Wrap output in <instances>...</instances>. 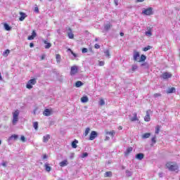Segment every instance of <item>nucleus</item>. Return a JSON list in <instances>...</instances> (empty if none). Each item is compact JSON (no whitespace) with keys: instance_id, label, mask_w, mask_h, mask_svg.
<instances>
[{"instance_id":"nucleus-1","label":"nucleus","mask_w":180,"mask_h":180,"mask_svg":"<svg viewBox=\"0 0 180 180\" xmlns=\"http://www.w3.org/2000/svg\"><path fill=\"white\" fill-rule=\"evenodd\" d=\"M165 167L172 172H176V174L179 172V166L178 163L175 162H167L165 165Z\"/></svg>"},{"instance_id":"nucleus-2","label":"nucleus","mask_w":180,"mask_h":180,"mask_svg":"<svg viewBox=\"0 0 180 180\" xmlns=\"http://www.w3.org/2000/svg\"><path fill=\"white\" fill-rule=\"evenodd\" d=\"M133 58L134 61H137V63H144L147 59V57L145 55H141L140 58V52L137 51H134ZM139 58H140L139 60Z\"/></svg>"},{"instance_id":"nucleus-3","label":"nucleus","mask_w":180,"mask_h":180,"mask_svg":"<svg viewBox=\"0 0 180 180\" xmlns=\"http://www.w3.org/2000/svg\"><path fill=\"white\" fill-rule=\"evenodd\" d=\"M19 120V110H15V112H13V121L12 123L13 126H15Z\"/></svg>"},{"instance_id":"nucleus-4","label":"nucleus","mask_w":180,"mask_h":180,"mask_svg":"<svg viewBox=\"0 0 180 180\" xmlns=\"http://www.w3.org/2000/svg\"><path fill=\"white\" fill-rule=\"evenodd\" d=\"M37 82V81H36V79H31L26 84V88H27V89H32V88H33V85H36Z\"/></svg>"},{"instance_id":"nucleus-5","label":"nucleus","mask_w":180,"mask_h":180,"mask_svg":"<svg viewBox=\"0 0 180 180\" xmlns=\"http://www.w3.org/2000/svg\"><path fill=\"white\" fill-rule=\"evenodd\" d=\"M142 13L143 15H146V16H150V15H153L154 13L153 12V8L149 7L148 8H145L143 11Z\"/></svg>"},{"instance_id":"nucleus-6","label":"nucleus","mask_w":180,"mask_h":180,"mask_svg":"<svg viewBox=\"0 0 180 180\" xmlns=\"http://www.w3.org/2000/svg\"><path fill=\"white\" fill-rule=\"evenodd\" d=\"M78 73V67L77 65L72 66L70 68V75H75Z\"/></svg>"},{"instance_id":"nucleus-7","label":"nucleus","mask_w":180,"mask_h":180,"mask_svg":"<svg viewBox=\"0 0 180 180\" xmlns=\"http://www.w3.org/2000/svg\"><path fill=\"white\" fill-rule=\"evenodd\" d=\"M97 137H98V132H96V131H92L89 136V140L90 141L95 140L96 138Z\"/></svg>"},{"instance_id":"nucleus-8","label":"nucleus","mask_w":180,"mask_h":180,"mask_svg":"<svg viewBox=\"0 0 180 180\" xmlns=\"http://www.w3.org/2000/svg\"><path fill=\"white\" fill-rule=\"evenodd\" d=\"M161 77L163 79H168V78L172 77V74H171L170 72H163Z\"/></svg>"},{"instance_id":"nucleus-9","label":"nucleus","mask_w":180,"mask_h":180,"mask_svg":"<svg viewBox=\"0 0 180 180\" xmlns=\"http://www.w3.org/2000/svg\"><path fill=\"white\" fill-rule=\"evenodd\" d=\"M53 113V110L46 108L44 110L43 115L44 116H51V115Z\"/></svg>"},{"instance_id":"nucleus-10","label":"nucleus","mask_w":180,"mask_h":180,"mask_svg":"<svg viewBox=\"0 0 180 180\" xmlns=\"http://www.w3.org/2000/svg\"><path fill=\"white\" fill-rule=\"evenodd\" d=\"M36 36H37V34L36 33V31L33 30L32 35L29 36L27 39L28 40H34V37H36Z\"/></svg>"},{"instance_id":"nucleus-11","label":"nucleus","mask_w":180,"mask_h":180,"mask_svg":"<svg viewBox=\"0 0 180 180\" xmlns=\"http://www.w3.org/2000/svg\"><path fill=\"white\" fill-rule=\"evenodd\" d=\"M68 30V36L69 39H74V34L72 33V30H71V28L69 27Z\"/></svg>"},{"instance_id":"nucleus-12","label":"nucleus","mask_w":180,"mask_h":180,"mask_svg":"<svg viewBox=\"0 0 180 180\" xmlns=\"http://www.w3.org/2000/svg\"><path fill=\"white\" fill-rule=\"evenodd\" d=\"M20 17L19 18V20H20V22H23V20H25V18L27 16L26 15V13H23V12H20Z\"/></svg>"},{"instance_id":"nucleus-13","label":"nucleus","mask_w":180,"mask_h":180,"mask_svg":"<svg viewBox=\"0 0 180 180\" xmlns=\"http://www.w3.org/2000/svg\"><path fill=\"white\" fill-rule=\"evenodd\" d=\"M135 158H136V160H143V158H144V154L138 153L136 155Z\"/></svg>"},{"instance_id":"nucleus-14","label":"nucleus","mask_w":180,"mask_h":180,"mask_svg":"<svg viewBox=\"0 0 180 180\" xmlns=\"http://www.w3.org/2000/svg\"><path fill=\"white\" fill-rule=\"evenodd\" d=\"M60 167H67L68 165V161L65 160L59 163Z\"/></svg>"},{"instance_id":"nucleus-15","label":"nucleus","mask_w":180,"mask_h":180,"mask_svg":"<svg viewBox=\"0 0 180 180\" xmlns=\"http://www.w3.org/2000/svg\"><path fill=\"white\" fill-rule=\"evenodd\" d=\"M80 101L82 103H86V102H88L89 99L88 98V96H84L80 98Z\"/></svg>"},{"instance_id":"nucleus-16","label":"nucleus","mask_w":180,"mask_h":180,"mask_svg":"<svg viewBox=\"0 0 180 180\" xmlns=\"http://www.w3.org/2000/svg\"><path fill=\"white\" fill-rule=\"evenodd\" d=\"M105 134L108 136V135H110L112 137H114L115 136V134H116V131H115V130H112V131H105Z\"/></svg>"},{"instance_id":"nucleus-17","label":"nucleus","mask_w":180,"mask_h":180,"mask_svg":"<svg viewBox=\"0 0 180 180\" xmlns=\"http://www.w3.org/2000/svg\"><path fill=\"white\" fill-rule=\"evenodd\" d=\"M134 117L131 118V122H137L139 121V118L137 117V112H134L133 114Z\"/></svg>"},{"instance_id":"nucleus-18","label":"nucleus","mask_w":180,"mask_h":180,"mask_svg":"<svg viewBox=\"0 0 180 180\" xmlns=\"http://www.w3.org/2000/svg\"><path fill=\"white\" fill-rule=\"evenodd\" d=\"M145 122H150L151 120V117H150V113H148V111L146 112V115L144 117Z\"/></svg>"},{"instance_id":"nucleus-19","label":"nucleus","mask_w":180,"mask_h":180,"mask_svg":"<svg viewBox=\"0 0 180 180\" xmlns=\"http://www.w3.org/2000/svg\"><path fill=\"white\" fill-rule=\"evenodd\" d=\"M50 140V134H46V136H44L43 137V142L44 143H47Z\"/></svg>"},{"instance_id":"nucleus-20","label":"nucleus","mask_w":180,"mask_h":180,"mask_svg":"<svg viewBox=\"0 0 180 180\" xmlns=\"http://www.w3.org/2000/svg\"><path fill=\"white\" fill-rule=\"evenodd\" d=\"M44 167L46 172H50V171H51V167H50V165L49 163L45 164Z\"/></svg>"},{"instance_id":"nucleus-21","label":"nucleus","mask_w":180,"mask_h":180,"mask_svg":"<svg viewBox=\"0 0 180 180\" xmlns=\"http://www.w3.org/2000/svg\"><path fill=\"white\" fill-rule=\"evenodd\" d=\"M131 151H133V148H132V147H129V148L126 150V151H125V153H124L125 155H129V154H130V153H131Z\"/></svg>"},{"instance_id":"nucleus-22","label":"nucleus","mask_w":180,"mask_h":180,"mask_svg":"<svg viewBox=\"0 0 180 180\" xmlns=\"http://www.w3.org/2000/svg\"><path fill=\"white\" fill-rule=\"evenodd\" d=\"M44 43L45 45V49H50V47H51V44L49 42H47V39L46 40H44Z\"/></svg>"},{"instance_id":"nucleus-23","label":"nucleus","mask_w":180,"mask_h":180,"mask_svg":"<svg viewBox=\"0 0 180 180\" xmlns=\"http://www.w3.org/2000/svg\"><path fill=\"white\" fill-rule=\"evenodd\" d=\"M77 144H78V140L75 139V141H73L72 142V148H77Z\"/></svg>"},{"instance_id":"nucleus-24","label":"nucleus","mask_w":180,"mask_h":180,"mask_svg":"<svg viewBox=\"0 0 180 180\" xmlns=\"http://www.w3.org/2000/svg\"><path fill=\"white\" fill-rule=\"evenodd\" d=\"M82 85H84V83H82V82H81V81H77L75 83V86L77 88H79V86H82Z\"/></svg>"},{"instance_id":"nucleus-25","label":"nucleus","mask_w":180,"mask_h":180,"mask_svg":"<svg viewBox=\"0 0 180 180\" xmlns=\"http://www.w3.org/2000/svg\"><path fill=\"white\" fill-rule=\"evenodd\" d=\"M160 129H161V126L157 125L155 127V134H159Z\"/></svg>"},{"instance_id":"nucleus-26","label":"nucleus","mask_w":180,"mask_h":180,"mask_svg":"<svg viewBox=\"0 0 180 180\" xmlns=\"http://www.w3.org/2000/svg\"><path fill=\"white\" fill-rule=\"evenodd\" d=\"M104 176L105 178H110V176H112V172H106L104 174Z\"/></svg>"},{"instance_id":"nucleus-27","label":"nucleus","mask_w":180,"mask_h":180,"mask_svg":"<svg viewBox=\"0 0 180 180\" xmlns=\"http://www.w3.org/2000/svg\"><path fill=\"white\" fill-rule=\"evenodd\" d=\"M9 53H11V51L9 49H6L4 53H3V56L4 57H8L9 56Z\"/></svg>"},{"instance_id":"nucleus-28","label":"nucleus","mask_w":180,"mask_h":180,"mask_svg":"<svg viewBox=\"0 0 180 180\" xmlns=\"http://www.w3.org/2000/svg\"><path fill=\"white\" fill-rule=\"evenodd\" d=\"M176 89L174 87H171L167 91V94H173V92H175Z\"/></svg>"},{"instance_id":"nucleus-29","label":"nucleus","mask_w":180,"mask_h":180,"mask_svg":"<svg viewBox=\"0 0 180 180\" xmlns=\"http://www.w3.org/2000/svg\"><path fill=\"white\" fill-rule=\"evenodd\" d=\"M89 131H91V129L89 127L86 128L84 136H85V137H86V136H88V134H89Z\"/></svg>"},{"instance_id":"nucleus-30","label":"nucleus","mask_w":180,"mask_h":180,"mask_svg":"<svg viewBox=\"0 0 180 180\" xmlns=\"http://www.w3.org/2000/svg\"><path fill=\"white\" fill-rule=\"evenodd\" d=\"M104 53L105 54V57H107L108 58H110V51H109V49L106 50Z\"/></svg>"},{"instance_id":"nucleus-31","label":"nucleus","mask_w":180,"mask_h":180,"mask_svg":"<svg viewBox=\"0 0 180 180\" xmlns=\"http://www.w3.org/2000/svg\"><path fill=\"white\" fill-rule=\"evenodd\" d=\"M4 28H5V30H7V31H9V30H11L12 29V27H11L9 26V25H8V24H6V23H4Z\"/></svg>"},{"instance_id":"nucleus-32","label":"nucleus","mask_w":180,"mask_h":180,"mask_svg":"<svg viewBox=\"0 0 180 180\" xmlns=\"http://www.w3.org/2000/svg\"><path fill=\"white\" fill-rule=\"evenodd\" d=\"M56 58L57 63H60V61H61V56H60V54H56Z\"/></svg>"},{"instance_id":"nucleus-33","label":"nucleus","mask_w":180,"mask_h":180,"mask_svg":"<svg viewBox=\"0 0 180 180\" xmlns=\"http://www.w3.org/2000/svg\"><path fill=\"white\" fill-rule=\"evenodd\" d=\"M150 136H151L150 133H146L142 136V137L143 139H148Z\"/></svg>"},{"instance_id":"nucleus-34","label":"nucleus","mask_w":180,"mask_h":180,"mask_svg":"<svg viewBox=\"0 0 180 180\" xmlns=\"http://www.w3.org/2000/svg\"><path fill=\"white\" fill-rule=\"evenodd\" d=\"M151 49H152L151 46H147L143 48V51H148V50H151Z\"/></svg>"},{"instance_id":"nucleus-35","label":"nucleus","mask_w":180,"mask_h":180,"mask_svg":"<svg viewBox=\"0 0 180 180\" xmlns=\"http://www.w3.org/2000/svg\"><path fill=\"white\" fill-rule=\"evenodd\" d=\"M33 127L35 129V130H37V129H39V122H34L33 124Z\"/></svg>"},{"instance_id":"nucleus-36","label":"nucleus","mask_w":180,"mask_h":180,"mask_svg":"<svg viewBox=\"0 0 180 180\" xmlns=\"http://www.w3.org/2000/svg\"><path fill=\"white\" fill-rule=\"evenodd\" d=\"M111 27H112V25H110V24H107L104 26V29L105 30H109Z\"/></svg>"},{"instance_id":"nucleus-37","label":"nucleus","mask_w":180,"mask_h":180,"mask_svg":"<svg viewBox=\"0 0 180 180\" xmlns=\"http://www.w3.org/2000/svg\"><path fill=\"white\" fill-rule=\"evenodd\" d=\"M18 135L13 134V135H12V136L9 138V140H12V139H13V140H18Z\"/></svg>"},{"instance_id":"nucleus-38","label":"nucleus","mask_w":180,"mask_h":180,"mask_svg":"<svg viewBox=\"0 0 180 180\" xmlns=\"http://www.w3.org/2000/svg\"><path fill=\"white\" fill-rule=\"evenodd\" d=\"M145 34H146V36H152V33H151V30H148L147 32H145Z\"/></svg>"},{"instance_id":"nucleus-39","label":"nucleus","mask_w":180,"mask_h":180,"mask_svg":"<svg viewBox=\"0 0 180 180\" xmlns=\"http://www.w3.org/2000/svg\"><path fill=\"white\" fill-rule=\"evenodd\" d=\"M99 103H100L101 106H103V105H105V101L103 100V98L100 99Z\"/></svg>"},{"instance_id":"nucleus-40","label":"nucleus","mask_w":180,"mask_h":180,"mask_svg":"<svg viewBox=\"0 0 180 180\" xmlns=\"http://www.w3.org/2000/svg\"><path fill=\"white\" fill-rule=\"evenodd\" d=\"M157 138L155 136H153L151 139L152 143H153V144H155V143H157V141L155 140Z\"/></svg>"},{"instance_id":"nucleus-41","label":"nucleus","mask_w":180,"mask_h":180,"mask_svg":"<svg viewBox=\"0 0 180 180\" xmlns=\"http://www.w3.org/2000/svg\"><path fill=\"white\" fill-rule=\"evenodd\" d=\"M20 140L21 141H22V143H25V141H26V138L25 137V136H21Z\"/></svg>"},{"instance_id":"nucleus-42","label":"nucleus","mask_w":180,"mask_h":180,"mask_svg":"<svg viewBox=\"0 0 180 180\" xmlns=\"http://www.w3.org/2000/svg\"><path fill=\"white\" fill-rule=\"evenodd\" d=\"M82 53H88V49L83 48L82 50Z\"/></svg>"},{"instance_id":"nucleus-43","label":"nucleus","mask_w":180,"mask_h":180,"mask_svg":"<svg viewBox=\"0 0 180 180\" xmlns=\"http://www.w3.org/2000/svg\"><path fill=\"white\" fill-rule=\"evenodd\" d=\"M99 65H100V67H103V65H105V61H100Z\"/></svg>"},{"instance_id":"nucleus-44","label":"nucleus","mask_w":180,"mask_h":180,"mask_svg":"<svg viewBox=\"0 0 180 180\" xmlns=\"http://www.w3.org/2000/svg\"><path fill=\"white\" fill-rule=\"evenodd\" d=\"M87 156H88V153H84L82 155V158H85V157H87Z\"/></svg>"},{"instance_id":"nucleus-45","label":"nucleus","mask_w":180,"mask_h":180,"mask_svg":"<svg viewBox=\"0 0 180 180\" xmlns=\"http://www.w3.org/2000/svg\"><path fill=\"white\" fill-rule=\"evenodd\" d=\"M154 98H158V96H161V94L156 93L153 95Z\"/></svg>"},{"instance_id":"nucleus-46","label":"nucleus","mask_w":180,"mask_h":180,"mask_svg":"<svg viewBox=\"0 0 180 180\" xmlns=\"http://www.w3.org/2000/svg\"><path fill=\"white\" fill-rule=\"evenodd\" d=\"M137 65H134L132 66V71H136V70H137Z\"/></svg>"},{"instance_id":"nucleus-47","label":"nucleus","mask_w":180,"mask_h":180,"mask_svg":"<svg viewBox=\"0 0 180 180\" xmlns=\"http://www.w3.org/2000/svg\"><path fill=\"white\" fill-rule=\"evenodd\" d=\"M94 47H95V49H101V46L99 45V44H96L95 45H94Z\"/></svg>"},{"instance_id":"nucleus-48","label":"nucleus","mask_w":180,"mask_h":180,"mask_svg":"<svg viewBox=\"0 0 180 180\" xmlns=\"http://www.w3.org/2000/svg\"><path fill=\"white\" fill-rule=\"evenodd\" d=\"M69 50H70V51L71 52V54H72V56H73L74 57H77V55H76L75 53H74L72 51H71V49H69Z\"/></svg>"},{"instance_id":"nucleus-49","label":"nucleus","mask_w":180,"mask_h":180,"mask_svg":"<svg viewBox=\"0 0 180 180\" xmlns=\"http://www.w3.org/2000/svg\"><path fill=\"white\" fill-rule=\"evenodd\" d=\"M34 12H37V13H39V7L34 8Z\"/></svg>"},{"instance_id":"nucleus-50","label":"nucleus","mask_w":180,"mask_h":180,"mask_svg":"<svg viewBox=\"0 0 180 180\" xmlns=\"http://www.w3.org/2000/svg\"><path fill=\"white\" fill-rule=\"evenodd\" d=\"M44 58H46V55H42V56H41V60H44Z\"/></svg>"},{"instance_id":"nucleus-51","label":"nucleus","mask_w":180,"mask_h":180,"mask_svg":"<svg viewBox=\"0 0 180 180\" xmlns=\"http://www.w3.org/2000/svg\"><path fill=\"white\" fill-rule=\"evenodd\" d=\"M30 47H31V48H32V47H34V44H33V43L31 42V43L30 44Z\"/></svg>"},{"instance_id":"nucleus-52","label":"nucleus","mask_w":180,"mask_h":180,"mask_svg":"<svg viewBox=\"0 0 180 180\" xmlns=\"http://www.w3.org/2000/svg\"><path fill=\"white\" fill-rule=\"evenodd\" d=\"M118 130H123V127L122 126L118 127Z\"/></svg>"},{"instance_id":"nucleus-53","label":"nucleus","mask_w":180,"mask_h":180,"mask_svg":"<svg viewBox=\"0 0 180 180\" xmlns=\"http://www.w3.org/2000/svg\"><path fill=\"white\" fill-rule=\"evenodd\" d=\"M46 158H47V155H44L43 160H46Z\"/></svg>"},{"instance_id":"nucleus-54","label":"nucleus","mask_w":180,"mask_h":180,"mask_svg":"<svg viewBox=\"0 0 180 180\" xmlns=\"http://www.w3.org/2000/svg\"><path fill=\"white\" fill-rule=\"evenodd\" d=\"M3 167H6V162L2 163Z\"/></svg>"},{"instance_id":"nucleus-55","label":"nucleus","mask_w":180,"mask_h":180,"mask_svg":"<svg viewBox=\"0 0 180 180\" xmlns=\"http://www.w3.org/2000/svg\"><path fill=\"white\" fill-rule=\"evenodd\" d=\"M120 36H121V37L124 36V33H123V32H120Z\"/></svg>"},{"instance_id":"nucleus-56","label":"nucleus","mask_w":180,"mask_h":180,"mask_svg":"<svg viewBox=\"0 0 180 180\" xmlns=\"http://www.w3.org/2000/svg\"><path fill=\"white\" fill-rule=\"evenodd\" d=\"M137 2H144V0H137Z\"/></svg>"},{"instance_id":"nucleus-57","label":"nucleus","mask_w":180,"mask_h":180,"mask_svg":"<svg viewBox=\"0 0 180 180\" xmlns=\"http://www.w3.org/2000/svg\"><path fill=\"white\" fill-rule=\"evenodd\" d=\"M115 4L116 6H117V0H115Z\"/></svg>"},{"instance_id":"nucleus-58","label":"nucleus","mask_w":180,"mask_h":180,"mask_svg":"<svg viewBox=\"0 0 180 180\" xmlns=\"http://www.w3.org/2000/svg\"><path fill=\"white\" fill-rule=\"evenodd\" d=\"M0 81H2V75L1 74V72H0Z\"/></svg>"},{"instance_id":"nucleus-59","label":"nucleus","mask_w":180,"mask_h":180,"mask_svg":"<svg viewBox=\"0 0 180 180\" xmlns=\"http://www.w3.org/2000/svg\"><path fill=\"white\" fill-rule=\"evenodd\" d=\"M126 172H127V173H128V174H130V172H129V170H127Z\"/></svg>"},{"instance_id":"nucleus-60","label":"nucleus","mask_w":180,"mask_h":180,"mask_svg":"<svg viewBox=\"0 0 180 180\" xmlns=\"http://www.w3.org/2000/svg\"><path fill=\"white\" fill-rule=\"evenodd\" d=\"M95 41H98V38H96V39H95Z\"/></svg>"},{"instance_id":"nucleus-61","label":"nucleus","mask_w":180,"mask_h":180,"mask_svg":"<svg viewBox=\"0 0 180 180\" xmlns=\"http://www.w3.org/2000/svg\"><path fill=\"white\" fill-rule=\"evenodd\" d=\"M34 114L36 115V110L34 111Z\"/></svg>"},{"instance_id":"nucleus-62","label":"nucleus","mask_w":180,"mask_h":180,"mask_svg":"<svg viewBox=\"0 0 180 180\" xmlns=\"http://www.w3.org/2000/svg\"><path fill=\"white\" fill-rule=\"evenodd\" d=\"M1 140H0V146H1Z\"/></svg>"}]
</instances>
